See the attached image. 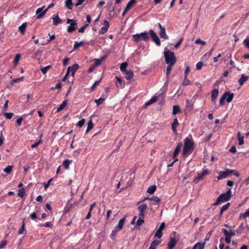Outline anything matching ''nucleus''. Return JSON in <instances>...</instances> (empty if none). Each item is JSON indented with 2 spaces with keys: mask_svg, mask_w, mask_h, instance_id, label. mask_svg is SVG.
<instances>
[{
  "mask_svg": "<svg viewBox=\"0 0 249 249\" xmlns=\"http://www.w3.org/2000/svg\"><path fill=\"white\" fill-rule=\"evenodd\" d=\"M194 142L191 137H187L184 139V144L182 151V155L186 157L190 155L194 149Z\"/></svg>",
  "mask_w": 249,
  "mask_h": 249,
  "instance_id": "obj_1",
  "label": "nucleus"
},
{
  "mask_svg": "<svg viewBox=\"0 0 249 249\" xmlns=\"http://www.w3.org/2000/svg\"><path fill=\"white\" fill-rule=\"evenodd\" d=\"M164 55L166 63L167 64L175 65L176 62V58L174 53L165 48L164 51Z\"/></svg>",
  "mask_w": 249,
  "mask_h": 249,
  "instance_id": "obj_2",
  "label": "nucleus"
},
{
  "mask_svg": "<svg viewBox=\"0 0 249 249\" xmlns=\"http://www.w3.org/2000/svg\"><path fill=\"white\" fill-rule=\"evenodd\" d=\"M234 174L236 177L240 176L239 173L233 169H226L224 171H220L219 176L217 177V179L220 180L221 179L225 178L228 177Z\"/></svg>",
  "mask_w": 249,
  "mask_h": 249,
  "instance_id": "obj_3",
  "label": "nucleus"
},
{
  "mask_svg": "<svg viewBox=\"0 0 249 249\" xmlns=\"http://www.w3.org/2000/svg\"><path fill=\"white\" fill-rule=\"evenodd\" d=\"M231 196V192L229 189L225 194L220 195L217 198L216 201L213 203L214 206L218 205L221 202L229 200Z\"/></svg>",
  "mask_w": 249,
  "mask_h": 249,
  "instance_id": "obj_4",
  "label": "nucleus"
},
{
  "mask_svg": "<svg viewBox=\"0 0 249 249\" xmlns=\"http://www.w3.org/2000/svg\"><path fill=\"white\" fill-rule=\"evenodd\" d=\"M134 41L137 42L141 40L147 41L149 39L148 32L144 31L140 34H137L132 36Z\"/></svg>",
  "mask_w": 249,
  "mask_h": 249,
  "instance_id": "obj_5",
  "label": "nucleus"
},
{
  "mask_svg": "<svg viewBox=\"0 0 249 249\" xmlns=\"http://www.w3.org/2000/svg\"><path fill=\"white\" fill-rule=\"evenodd\" d=\"M67 23L70 25L67 28V32L69 33H72L76 29L75 26L77 25L76 21L71 19H68Z\"/></svg>",
  "mask_w": 249,
  "mask_h": 249,
  "instance_id": "obj_6",
  "label": "nucleus"
},
{
  "mask_svg": "<svg viewBox=\"0 0 249 249\" xmlns=\"http://www.w3.org/2000/svg\"><path fill=\"white\" fill-rule=\"evenodd\" d=\"M210 171L208 169H205L201 174H198L197 176L195 178L194 182L196 184L198 183L199 181L203 179L205 176L208 175Z\"/></svg>",
  "mask_w": 249,
  "mask_h": 249,
  "instance_id": "obj_7",
  "label": "nucleus"
},
{
  "mask_svg": "<svg viewBox=\"0 0 249 249\" xmlns=\"http://www.w3.org/2000/svg\"><path fill=\"white\" fill-rule=\"evenodd\" d=\"M149 34L150 35L153 41L155 43V44L157 46H160V41L156 33L153 30L150 29L149 30Z\"/></svg>",
  "mask_w": 249,
  "mask_h": 249,
  "instance_id": "obj_8",
  "label": "nucleus"
},
{
  "mask_svg": "<svg viewBox=\"0 0 249 249\" xmlns=\"http://www.w3.org/2000/svg\"><path fill=\"white\" fill-rule=\"evenodd\" d=\"M79 66L78 64H74L72 67H68L67 69V74H71V75L73 77L74 75L75 71L78 69Z\"/></svg>",
  "mask_w": 249,
  "mask_h": 249,
  "instance_id": "obj_9",
  "label": "nucleus"
},
{
  "mask_svg": "<svg viewBox=\"0 0 249 249\" xmlns=\"http://www.w3.org/2000/svg\"><path fill=\"white\" fill-rule=\"evenodd\" d=\"M44 7L45 6H42L41 7L38 8L36 10V14L37 15V18L39 19L42 18V17L46 14V13L48 11V9H46L45 10H43Z\"/></svg>",
  "mask_w": 249,
  "mask_h": 249,
  "instance_id": "obj_10",
  "label": "nucleus"
},
{
  "mask_svg": "<svg viewBox=\"0 0 249 249\" xmlns=\"http://www.w3.org/2000/svg\"><path fill=\"white\" fill-rule=\"evenodd\" d=\"M158 26L160 28V36L164 39H168V36L166 35V32H165V29L164 27H163L160 23H158Z\"/></svg>",
  "mask_w": 249,
  "mask_h": 249,
  "instance_id": "obj_11",
  "label": "nucleus"
},
{
  "mask_svg": "<svg viewBox=\"0 0 249 249\" xmlns=\"http://www.w3.org/2000/svg\"><path fill=\"white\" fill-rule=\"evenodd\" d=\"M147 208V205L146 204H142L138 208L139 211V216H144V212Z\"/></svg>",
  "mask_w": 249,
  "mask_h": 249,
  "instance_id": "obj_12",
  "label": "nucleus"
},
{
  "mask_svg": "<svg viewBox=\"0 0 249 249\" xmlns=\"http://www.w3.org/2000/svg\"><path fill=\"white\" fill-rule=\"evenodd\" d=\"M104 26L102 27L99 31L100 34H104L107 31L109 26V22L107 20H105L104 21Z\"/></svg>",
  "mask_w": 249,
  "mask_h": 249,
  "instance_id": "obj_13",
  "label": "nucleus"
},
{
  "mask_svg": "<svg viewBox=\"0 0 249 249\" xmlns=\"http://www.w3.org/2000/svg\"><path fill=\"white\" fill-rule=\"evenodd\" d=\"M87 22L88 23H84V25H83L78 30L79 33H82L84 32L86 27L88 26V23H90L91 21L90 17L89 15H88L86 16Z\"/></svg>",
  "mask_w": 249,
  "mask_h": 249,
  "instance_id": "obj_14",
  "label": "nucleus"
},
{
  "mask_svg": "<svg viewBox=\"0 0 249 249\" xmlns=\"http://www.w3.org/2000/svg\"><path fill=\"white\" fill-rule=\"evenodd\" d=\"M219 91L217 89H214L213 90L211 95L212 101L213 103L215 104L216 102V99L218 95Z\"/></svg>",
  "mask_w": 249,
  "mask_h": 249,
  "instance_id": "obj_15",
  "label": "nucleus"
},
{
  "mask_svg": "<svg viewBox=\"0 0 249 249\" xmlns=\"http://www.w3.org/2000/svg\"><path fill=\"white\" fill-rule=\"evenodd\" d=\"M182 143L181 142H179L178 144L177 147L175 148L174 152V155H173L174 158H175L178 156L179 152H180V149L182 147Z\"/></svg>",
  "mask_w": 249,
  "mask_h": 249,
  "instance_id": "obj_16",
  "label": "nucleus"
},
{
  "mask_svg": "<svg viewBox=\"0 0 249 249\" xmlns=\"http://www.w3.org/2000/svg\"><path fill=\"white\" fill-rule=\"evenodd\" d=\"M177 243V241L174 238H171L169 242L168 243V249H174Z\"/></svg>",
  "mask_w": 249,
  "mask_h": 249,
  "instance_id": "obj_17",
  "label": "nucleus"
},
{
  "mask_svg": "<svg viewBox=\"0 0 249 249\" xmlns=\"http://www.w3.org/2000/svg\"><path fill=\"white\" fill-rule=\"evenodd\" d=\"M205 242H204L203 243H200V242H198L194 245L193 249H204L205 248Z\"/></svg>",
  "mask_w": 249,
  "mask_h": 249,
  "instance_id": "obj_18",
  "label": "nucleus"
},
{
  "mask_svg": "<svg viewBox=\"0 0 249 249\" xmlns=\"http://www.w3.org/2000/svg\"><path fill=\"white\" fill-rule=\"evenodd\" d=\"M124 73L125 75V78L128 80L131 79L133 77V73L132 71H126Z\"/></svg>",
  "mask_w": 249,
  "mask_h": 249,
  "instance_id": "obj_19",
  "label": "nucleus"
},
{
  "mask_svg": "<svg viewBox=\"0 0 249 249\" xmlns=\"http://www.w3.org/2000/svg\"><path fill=\"white\" fill-rule=\"evenodd\" d=\"M248 76L242 74L241 78L238 80V83L240 86H242L248 79Z\"/></svg>",
  "mask_w": 249,
  "mask_h": 249,
  "instance_id": "obj_20",
  "label": "nucleus"
},
{
  "mask_svg": "<svg viewBox=\"0 0 249 249\" xmlns=\"http://www.w3.org/2000/svg\"><path fill=\"white\" fill-rule=\"evenodd\" d=\"M193 107V104L189 100L186 101V110L190 111Z\"/></svg>",
  "mask_w": 249,
  "mask_h": 249,
  "instance_id": "obj_21",
  "label": "nucleus"
},
{
  "mask_svg": "<svg viewBox=\"0 0 249 249\" xmlns=\"http://www.w3.org/2000/svg\"><path fill=\"white\" fill-rule=\"evenodd\" d=\"M136 0H130L127 4L125 8L126 10H130L136 3Z\"/></svg>",
  "mask_w": 249,
  "mask_h": 249,
  "instance_id": "obj_22",
  "label": "nucleus"
},
{
  "mask_svg": "<svg viewBox=\"0 0 249 249\" xmlns=\"http://www.w3.org/2000/svg\"><path fill=\"white\" fill-rule=\"evenodd\" d=\"M222 231L224 234L226 235V236L227 237H231L232 236L235 235V233L233 232L232 231H229L225 229H222Z\"/></svg>",
  "mask_w": 249,
  "mask_h": 249,
  "instance_id": "obj_23",
  "label": "nucleus"
},
{
  "mask_svg": "<svg viewBox=\"0 0 249 249\" xmlns=\"http://www.w3.org/2000/svg\"><path fill=\"white\" fill-rule=\"evenodd\" d=\"M27 26L26 22L23 23L21 25L18 27V30L22 35H23Z\"/></svg>",
  "mask_w": 249,
  "mask_h": 249,
  "instance_id": "obj_24",
  "label": "nucleus"
},
{
  "mask_svg": "<svg viewBox=\"0 0 249 249\" xmlns=\"http://www.w3.org/2000/svg\"><path fill=\"white\" fill-rule=\"evenodd\" d=\"M160 240H154L153 241L150 246V248L152 249H156V247L160 243Z\"/></svg>",
  "mask_w": 249,
  "mask_h": 249,
  "instance_id": "obj_25",
  "label": "nucleus"
},
{
  "mask_svg": "<svg viewBox=\"0 0 249 249\" xmlns=\"http://www.w3.org/2000/svg\"><path fill=\"white\" fill-rule=\"evenodd\" d=\"M116 79L117 80V82L116 83V85L117 87L123 88L124 86L123 85V80H122L121 77H116Z\"/></svg>",
  "mask_w": 249,
  "mask_h": 249,
  "instance_id": "obj_26",
  "label": "nucleus"
},
{
  "mask_svg": "<svg viewBox=\"0 0 249 249\" xmlns=\"http://www.w3.org/2000/svg\"><path fill=\"white\" fill-rule=\"evenodd\" d=\"M125 218L126 216H124V218L121 219L119 220L118 225L117 226L118 227H119V229L121 230L123 228V225L125 221Z\"/></svg>",
  "mask_w": 249,
  "mask_h": 249,
  "instance_id": "obj_27",
  "label": "nucleus"
},
{
  "mask_svg": "<svg viewBox=\"0 0 249 249\" xmlns=\"http://www.w3.org/2000/svg\"><path fill=\"white\" fill-rule=\"evenodd\" d=\"M53 24L54 25H57L59 23L61 22V20L59 18L58 15H57L55 17L53 18Z\"/></svg>",
  "mask_w": 249,
  "mask_h": 249,
  "instance_id": "obj_28",
  "label": "nucleus"
},
{
  "mask_svg": "<svg viewBox=\"0 0 249 249\" xmlns=\"http://www.w3.org/2000/svg\"><path fill=\"white\" fill-rule=\"evenodd\" d=\"M178 125V123L177 119H175L172 124V129L174 132L176 131V128Z\"/></svg>",
  "mask_w": 249,
  "mask_h": 249,
  "instance_id": "obj_29",
  "label": "nucleus"
},
{
  "mask_svg": "<svg viewBox=\"0 0 249 249\" xmlns=\"http://www.w3.org/2000/svg\"><path fill=\"white\" fill-rule=\"evenodd\" d=\"M156 190V186L155 185H152L149 187L147 190V192L150 194H153Z\"/></svg>",
  "mask_w": 249,
  "mask_h": 249,
  "instance_id": "obj_30",
  "label": "nucleus"
},
{
  "mask_svg": "<svg viewBox=\"0 0 249 249\" xmlns=\"http://www.w3.org/2000/svg\"><path fill=\"white\" fill-rule=\"evenodd\" d=\"M224 94H227V97L226 99L227 102L229 103L231 101V100H232L233 96H234L233 93H230L228 92H226L224 93Z\"/></svg>",
  "mask_w": 249,
  "mask_h": 249,
  "instance_id": "obj_31",
  "label": "nucleus"
},
{
  "mask_svg": "<svg viewBox=\"0 0 249 249\" xmlns=\"http://www.w3.org/2000/svg\"><path fill=\"white\" fill-rule=\"evenodd\" d=\"M127 63L126 62H124V63H122L121 64V66H120V70L122 72H123V73L124 72H125L126 71V69L127 67Z\"/></svg>",
  "mask_w": 249,
  "mask_h": 249,
  "instance_id": "obj_32",
  "label": "nucleus"
},
{
  "mask_svg": "<svg viewBox=\"0 0 249 249\" xmlns=\"http://www.w3.org/2000/svg\"><path fill=\"white\" fill-rule=\"evenodd\" d=\"M180 112V109L178 106H174L173 107V114L176 115Z\"/></svg>",
  "mask_w": 249,
  "mask_h": 249,
  "instance_id": "obj_33",
  "label": "nucleus"
},
{
  "mask_svg": "<svg viewBox=\"0 0 249 249\" xmlns=\"http://www.w3.org/2000/svg\"><path fill=\"white\" fill-rule=\"evenodd\" d=\"M66 105H67V101L66 100L63 101L61 105H60L59 107H58V108L57 109V111L59 112V111H60L61 110H63L65 108V107L66 106Z\"/></svg>",
  "mask_w": 249,
  "mask_h": 249,
  "instance_id": "obj_34",
  "label": "nucleus"
},
{
  "mask_svg": "<svg viewBox=\"0 0 249 249\" xmlns=\"http://www.w3.org/2000/svg\"><path fill=\"white\" fill-rule=\"evenodd\" d=\"M72 5L73 3L72 2V0H67L65 1V6L67 8L71 9Z\"/></svg>",
  "mask_w": 249,
  "mask_h": 249,
  "instance_id": "obj_35",
  "label": "nucleus"
},
{
  "mask_svg": "<svg viewBox=\"0 0 249 249\" xmlns=\"http://www.w3.org/2000/svg\"><path fill=\"white\" fill-rule=\"evenodd\" d=\"M174 65L168 64V66L167 67L166 71V74L167 78L168 80L169 79V74L170 73V71H171L172 70V66H174Z\"/></svg>",
  "mask_w": 249,
  "mask_h": 249,
  "instance_id": "obj_36",
  "label": "nucleus"
},
{
  "mask_svg": "<svg viewBox=\"0 0 249 249\" xmlns=\"http://www.w3.org/2000/svg\"><path fill=\"white\" fill-rule=\"evenodd\" d=\"M93 127V124L91 121V120H90V121L88 123V126L87 129L86 130V133H87L89 131L91 130Z\"/></svg>",
  "mask_w": 249,
  "mask_h": 249,
  "instance_id": "obj_37",
  "label": "nucleus"
},
{
  "mask_svg": "<svg viewBox=\"0 0 249 249\" xmlns=\"http://www.w3.org/2000/svg\"><path fill=\"white\" fill-rule=\"evenodd\" d=\"M71 161L72 160H66L63 161V164L66 169L68 170L69 169V165Z\"/></svg>",
  "mask_w": 249,
  "mask_h": 249,
  "instance_id": "obj_38",
  "label": "nucleus"
},
{
  "mask_svg": "<svg viewBox=\"0 0 249 249\" xmlns=\"http://www.w3.org/2000/svg\"><path fill=\"white\" fill-rule=\"evenodd\" d=\"M143 218L144 216H139V218L136 222V225L138 226H141L144 223Z\"/></svg>",
  "mask_w": 249,
  "mask_h": 249,
  "instance_id": "obj_39",
  "label": "nucleus"
},
{
  "mask_svg": "<svg viewBox=\"0 0 249 249\" xmlns=\"http://www.w3.org/2000/svg\"><path fill=\"white\" fill-rule=\"evenodd\" d=\"M238 135V140L239 142V144L241 145L244 144V138L243 137L241 136L240 132H238L237 134Z\"/></svg>",
  "mask_w": 249,
  "mask_h": 249,
  "instance_id": "obj_40",
  "label": "nucleus"
},
{
  "mask_svg": "<svg viewBox=\"0 0 249 249\" xmlns=\"http://www.w3.org/2000/svg\"><path fill=\"white\" fill-rule=\"evenodd\" d=\"M230 205V203H227V204H226V205H223V206L222 207V208H221V210H220V214H222V213H223L224 211H226V210L229 208V207Z\"/></svg>",
  "mask_w": 249,
  "mask_h": 249,
  "instance_id": "obj_41",
  "label": "nucleus"
},
{
  "mask_svg": "<svg viewBox=\"0 0 249 249\" xmlns=\"http://www.w3.org/2000/svg\"><path fill=\"white\" fill-rule=\"evenodd\" d=\"M13 167L12 165H8L6 168L4 169L3 171L7 174H9L11 172Z\"/></svg>",
  "mask_w": 249,
  "mask_h": 249,
  "instance_id": "obj_42",
  "label": "nucleus"
},
{
  "mask_svg": "<svg viewBox=\"0 0 249 249\" xmlns=\"http://www.w3.org/2000/svg\"><path fill=\"white\" fill-rule=\"evenodd\" d=\"M18 196L19 197H23L25 195V191L24 188H21L19 190L18 193Z\"/></svg>",
  "mask_w": 249,
  "mask_h": 249,
  "instance_id": "obj_43",
  "label": "nucleus"
},
{
  "mask_svg": "<svg viewBox=\"0 0 249 249\" xmlns=\"http://www.w3.org/2000/svg\"><path fill=\"white\" fill-rule=\"evenodd\" d=\"M105 101V98H100L98 99L95 100V102L97 104V105L98 106L102 104L103 102Z\"/></svg>",
  "mask_w": 249,
  "mask_h": 249,
  "instance_id": "obj_44",
  "label": "nucleus"
},
{
  "mask_svg": "<svg viewBox=\"0 0 249 249\" xmlns=\"http://www.w3.org/2000/svg\"><path fill=\"white\" fill-rule=\"evenodd\" d=\"M21 56H20V54L19 53H18L15 56V57L14 58V64L15 65H17L19 59H20V58Z\"/></svg>",
  "mask_w": 249,
  "mask_h": 249,
  "instance_id": "obj_45",
  "label": "nucleus"
},
{
  "mask_svg": "<svg viewBox=\"0 0 249 249\" xmlns=\"http://www.w3.org/2000/svg\"><path fill=\"white\" fill-rule=\"evenodd\" d=\"M190 84V81L187 79V77H184V79L182 83L183 86H188Z\"/></svg>",
  "mask_w": 249,
  "mask_h": 249,
  "instance_id": "obj_46",
  "label": "nucleus"
},
{
  "mask_svg": "<svg viewBox=\"0 0 249 249\" xmlns=\"http://www.w3.org/2000/svg\"><path fill=\"white\" fill-rule=\"evenodd\" d=\"M162 235V231H160V230H158L155 234V236L158 237L159 238H160L161 237Z\"/></svg>",
  "mask_w": 249,
  "mask_h": 249,
  "instance_id": "obj_47",
  "label": "nucleus"
},
{
  "mask_svg": "<svg viewBox=\"0 0 249 249\" xmlns=\"http://www.w3.org/2000/svg\"><path fill=\"white\" fill-rule=\"evenodd\" d=\"M227 94H224L222 97L221 98L220 101H219V104L221 106L223 104L224 101L227 98Z\"/></svg>",
  "mask_w": 249,
  "mask_h": 249,
  "instance_id": "obj_48",
  "label": "nucleus"
},
{
  "mask_svg": "<svg viewBox=\"0 0 249 249\" xmlns=\"http://www.w3.org/2000/svg\"><path fill=\"white\" fill-rule=\"evenodd\" d=\"M83 44V41H81V42H74V45H73V49H76V48L79 47L80 46L82 45V44Z\"/></svg>",
  "mask_w": 249,
  "mask_h": 249,
  "instance_id": "obj_49",
  "label": "nucleus"
},
{
  "mask_svg": "<svg viewBox=\"0 0 249 249\" xmlns=\"http://www.w3.org/2000/svg\"><path fill=\"white\" fill-rule=\"evenodd\" d=\"M203 66V63L200 61V62H198L196 64V69L197 70H200L201 69V68H202Z\"/></svg>",
  "mask_w": 249,
  "mask_h": 249,
  "instance_id": "obj_50",
  "label": "nucleus"
},
{
  "mask_svg": "<svg viewBox=\"0 0 249 249\" xmlns=\"http://www.w3.org/2000/svg\"><path fill=\"white\" fill-rule=\"evenodd\" d=\"M50 66H47L45 67L42 68L41 71L44 74L47 72V71L50 69Z\"/></svg>",
  "mask_w": 249,
  "mask_h": 249,
  "instance_id": "obj_51",
  "label": "nucleus"
},
{
  "mask_svg": "<svg viewBox=\"0 0 249 249\" xmlns=\"http://www.w3.org/2000/svg\"><path fill=\"white\" fill-rule=\"evenodd\" d=\"M5 117L7 119H10L12 118L13 116V113H5L4 114Z\"/></svg>",
  "mask_w": 249,
  "mask_h": 249,
  "instance_id": "obj_52",
  "label": "nucleus"
},
{
  "mask_svg": "<svg viewBox=\"0 0 249 249\" xmlns=\"http://www.w3.org/2000/svg\"><path fill=\"white\" fill-rule=\"evenodd\" d=\"M213 48L211 49L210 51L208 52L207 53H206L205 54V55H204L203 57H211L213 53Z\"/></svg>",
  "mask_w": 249,
  "mask_h": 249,
  "instance_id": "obj_53",
  "label": "nucleus"
},
{
  "mask_svg": "<svg viewBox=\"0 0 249 249\" xmlns=\"http://www.w3.org/2000/svg\"><path fill=\"white\" fill-rule=\"evenodd\" d=\"M150 200H153L156 203H158L160 201V199L157 196H153L149 198Z\"/></svg>",
  "mask_w": 249,
  "mask_h": 249,
  "instance_id": "obj_54",
  "label": "nucleus"
},
{
  "mask_svg": "<svg viewBox=\"0 0 249 249\" xmlns=\"http://www.w3.org/2000/svg\"><path fill=\"white\" fill-rule=\"evenodd\" d=\"M54 38H55V36L54 35H53L50 36L49 39L47 40L46 42L45 43H42L41 44V45H45V44L49 43L51 40L54 39Z\"/></svg>",
  "mask_w": 249,
  "mask_h": 249,
  "instance_id": "obj_55",
  "label": "nucleus"
},
{
  "mask_svg": "<svg viewBox=\"0 0 249 249\" xmlns=\"http://www.w3.org/2000/svg\"><path fill=\"white\" fill-rule=\"evenodd\" d=\"M120 230H121V229H119V227H118L117 226L115 227L111 233V238H112L113 235H115Z\"/></svg>",
  "mask_w": 249,
  "mask_h": 249,
  "instance_id": "obj_56",
  "label": "nucleus"
},
{
  "mask_svg": "<svg viewBox=\"0 0 249 249\" xmlns=\"http://www.w3.org/2000/svg\"><path fill=\"white\" fill-rule=\"evenodd\" d=\"M85 123V120L83 119L78 122L77 125L79 127H81Z\"/></svg>",
  "mask_w": 249,
  "mask_h": 249,
  "instance_id": "obj_57",
  "label": "nucleus"
},
{
  "mask_svg": "<svg viewBox=\"0 0 249 249\" xmlns=\"http://www.w3.org/2000/svg\"><path fill=\"white\" fill-rule=\"evenodd\" d=\"M7 244V242L6 241L3 240L0 243V249H2L4 248Z\"/></svg>",
  "mask_w": 249,
  "mask_h": 249,
  "instance_id": "obj_58",
  "label": "nucleus"
},
{
  "mask_svg": "<svg viewBox=\"0 0 249 249\" xmlns=\"http://www.w3.org/2000/svg\"><path fill=\"white\" fill-rule=\"evenodd\" d=\"M243 216L244 218L249 217V209L244 213L241 214V216Z\"/></svg>",
  "mask_w": 249,
  "mask_h": 249,
  "instance_id": "obj_59",
  "label": "nucleus"
},
{
  "mask_svg": "<svg viewBox=\"0 0 249 249\" xmlns=\"http://www.w3.org/2000/svg\"><path fill=\"white\" fill-rule=\"evenodd\" d=\"M103 58H101L99 59H96L95 62V66H97L101 64L102 61H103Z\"/></svg>",
  "mask_w": 249,
  "mask_h": 249,
  "instance_id": "obj_60",
  "label": "nucleus"
},
{
  "mask_svg": "<svg viewBox=\"0 0 249 249\" xmlns=\"http://www.w3.org/2000/svg\"><path fill=\"white\" fill-rule=\"evenodd\" d=\"M195 43L201 44L202 45L206 44V42L201 40L200 39H197L196 40Z\"/></svg>",
  "mask_w": 249,
  "mask_h": 249,
  "instance_id": "obj_61",
  "label": "nucleus"
},
{
  "mask_svg": "<svg viewBox=\"0 0 249 249\" xmlns=\"http://www.w3.org/2000/svg\"><path fill=\"white\" fill-rule=\"evenodd\" d=\"M183 40V38L182 37L180 38L179 40L175 45V47L176 48H177L179 47V46L181 44L182 41Z\"/></svg>",
  "mask_w": 249,
  "mask_h": 249,
  "instance_id": "obj_62",
  "label": "nucleus"
},
{
  "mask_svg": "<svg viewBox=\"0 0 249 249\" xmlns=\"http://www.w3.org/2000/svg\"><path fill=\"white\" fill-rule=\"evenodd\" d=\"M41 140H39L36 142L35 143L31 145V147L33 148H36L38 146V145L40 143Z\"/></svg>",
  "mask_w": 249,
  "mask_h": 249,
  "instance_id": "obj_63",
  "label": "nucleus"
},
{
  "mask_svg": "<svg viewBox=\"0 0 249 249\" xmlns=\"http://www.w3.org/2000/svg\"><path fill=\"white\" fill-rule=\"evenodd\" d=\"M157 100V98L156 96H154L152 97L149 101V103L151 104H152L156 102Z\"/></svg>",
  "mask_w": 249,
  "mask_h": 249,
  "instance_id": "obj_64",
  "label": "nucleus"
}]
</instances>
